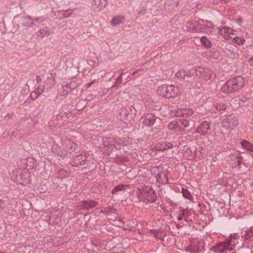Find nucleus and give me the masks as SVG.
Segmentation results:
<instances>
[{
	"label": "nucleus",
	"instance_id": "26",
	"mask_svg": "<svg viewBox=\"0 0 253 253\" xmlns=\"http://www.w3.org/2000/svg\"><path fill=\"white\" fill-rule=\"evenodd\" d=\"M183 129L181 119L175 120V131Z\"/></svg>",
	"mask_w": 253,
	"mask_h": 253
},
{
	"label": "nucleus",
	"instance_id": "52",
	"mask_svg": "<svg viewBox=\"0 0 253 253\" xmlns=\"http://www.w3.org/2000/svg\"><path fill=\"white\" fill-rule=\"evenodd\" d=\"M169 129L172 130L174 129V124H173V122H171L169 124L168 126Z\"/></svg>",
	"mask_w": 253,
	"mask_h": 253
},
{
	"label": "nucleus",
	"instance_id": "62",
	"mask_svg": "<svg viewBox=\"0 0 253 253\" xmlns=\"http://www.w3.org/2000/svg\"><path fill=\"white\" fill-rule=\"evenodd\" d=\"M65 188L66 189L67 188V185H66V184H65Z\"/></svg>",
	"mask_w": 253,
	"mask_h": 253
},
{
	"label": "nucleus",
	"instance_id": "50",
	"mask_svg": "<svg viewBox=\"0 0 253 253\" xmlns=\"http://www.w3.org/2000/svg\"><path fill=\"white\" fill-rule=\"evenodd\" d=\"M121 83L120 82H119L118 81H116L115 83L114 84V85L112 86V87L114 88H118V87L120 86V84Z\"/></svg>",
	"mask_w": 253,
	"mask_h": 253
},
{
	"label": "nucleus",
	"instance_id": "20",
	"mask_svg": "<svg viewBox=\"0 0 253 253\" xmlns=\"http://www.w3.org/2000/svg\"><path fill=\"white\" fill-rule=\"evenodd\" d=\"M241 144L244 148L247 149L248 151L253 152V144L247 140H243L241 142Z\"/></svg>",
	"mask_w": 253,
	"mask_h": 253
},
{
	"label": "nucleus",
	"instance_id": "28",
	"mask_svg": "<svg viewBox=\"0 0 253 253\" xmlns=\"http://www.w3.org/2000/svg\"><path fill=\"white\" fill-rule=\"evenodd\" d=\"M39 34L41 35L42 38H43L44 36H47L49 35L50 34V31L48 27H44L39 31Z\"/></svg>",
	"mask_w": 253,
	"mask_h": 253
},
{
	"label": "nucleus",
	"instance_id": "23",
	"mask_svg": "<svg viewBox=\"0 0 253 253\" xmlns=\"http://www.w3.org/2000/svg\"><path fill=\"white\" fill-rule=\"evenodd\" d=\"M124 21V17L119 16L113 18L111 21L112 25L116 26L122 23Z\"/></svg>",
	"mask_w": 253,
	"mask_h": 253
},
{
	"label": "nucleus",
	"instance_id": "41",
	"mask_svg": "<svg viewBox=\"0 0 253 253\" xmlns=\"http://www.w3.org/2000/svg\"><path fill=\"white\" fill-rule=\"evenodd\" d=\"M107 139H108V142L111 143V145L114 143L120 144L119 140L118 139H116L113 137H109L107 138Z\"/></svg>",
	"mask_w": 253,
	"mask_h": 253
},
{
	"label": "nucleus",
	"instance_id": "12",
	"mask_svg": "<svg viewBox=\"0 0 253 253\" xmlns=\"http://www.w3.org/2000/svg\"><path fill=\"white\" fill-rule=\"evenodd\" d=\"M210 128V123L207 121H204L202 122L200 126L197 128V131L198 133H201L203 135H205L208 133V131Z\"/></svg>",
	"mask_w": 253,
	"mask_h": 253
},
{
	"label": "nucleus",
	"instance_id": "3",
	"mask_svg": "<svg viewBox=\"0 0 253 253\" xmlns=\"http://www.w3.org/2000/svg\"><path fill=\"white\" fill-rule=\"evenodd\" d=\"M232 239L226 240L224 243H220L211 248V251L216 253H226L228 251L233 250Z\"/></svg>",
	"mask_w": 253,
	"mask_h": 253
},
{
	"label": "nucleus",
	"instance_id": "29",
	"mask_svg": "<svg viewBox=\"0 0 253 253\" xmlns=\"http://www.w3.org/2000/svg\"><path fill=\"white\" fill-rule=\"evenodd\" d=\"M185 142H183V144H181L180 145L178 146V153H185V154H187V150H188V147L186 145L184 144Z\"/></svg>",
	"mask_w": 253,
	"mask_h": 253
},
{
	"label": "nucleus",
	"instance_id": "2",
	"mask_svg": "<svg viewBox=\"0 0 253 253\" xmlns=\"http://www.w3.org/2000/svg\"><path fill=\"white\" fill-rule=\"evenodd\" d=\"M137 197L139 201L145 203H154L157 199L155 192L150 186H146L136 192Z\"/></svg>",
	"mask_w": 253,
	"mask_h": 253
},
{
	"label": "nucleus",
	"instance_id": "54",
	"mask_svg": "<svg viewBox=\"0 0 253 253\" xmlns=\"http://www.w3.org/2000/svg\"><path fill=\"white\" fill-rule=\"evenodd\" d=\"M237 20L239 25H240L241 23L243 22V20L241 18H237Z\"/></svg>",
	"mask_w": 253,
	"mask_h": 253
},
{
	"label": "nucleus",
	"instance_id": "61",
	"mask_svg": "<svg viewBox=\"0 0 253 253\" xmlns=\"http://www.w3.org/2000/svg\"><path fill=\"white\" fill-rule=\"evenodd\" d=\"M241 100H242V101H245V100H244V98H242V99H241Z\"/></svg>",
	"mask_w": 253,
	"mask_h": 253
},
{
	"label": "nucleus",
	"instance_id": "17",
	"mask_svg": "<svg viewBox=\"0 0 253 253\" xmlns=\"http://www.w3.org/2000/svg\"><path fill=\"white\" fill-rule=\"evenodd\" d=\"M242 237L245 238V239L248 241H253V227H251L250 229L245 231V233H242Z\"/></svg>",
	"mask_w": 253,
	"mask_h": 253
},
{
	"label": "nucleus",
	"instance_id": "6",
	"mask_svg": "<svg viewBox=\"0 0 253 253\" xmlns=\"http://www.w3.org/2000/svg\"><path fill=\"white\" fill-rule=\"evenodd\" d=\"M87 160V156L84 153V154L81 153V154L76 155V157L73 159L70 163L73 167H77L80 165L84 166Z\"/></svg>",
	"mask_w": 253,
	"mask_h": 253
},
{
	"label": "nucleus",
	"instance_id": "43",
	"mask_svg": "<svg viewBox=\"0 0 253 253\" xmlns=\"http://www.w3.org/2000/svg\"><path fill=\"white\" fill-rule=\"evenodd\" d=\"M204 26L208 27L210 31L213 29V25L211 22L210 21H206L205 24H204Z\"/></svg>",
	"mask_w": 253,
	"mask_h": 253
},
{
	"label": "nucleus",
	"instance_id": "9",
	"mask_svg": "<svg viewBox=\"0 0 253 253\" xmlns=\"http://www.w3.org/2000/svg\"><path fill=\"white\" fill-rule=\"evenodd\" d=\"M157 117H156L152 114H147L142 118L143 124L148 126H151L154 125L155 121H156Z\"/></svg>",
	"mask_w": 253,
	"mask_h": 253
},
{
	"label": "nucleus",
	"instance_id": "34",
	"mask_svg": "<svg viewBox=\"0 0 253 253\" xmlns=\"http://www.w3.org/2000/svg\"><path fill=\"white\" fill-rule=\"evenodd\" d=\"M185 76V72L183 70H179L176 74H175V77L179 79H184Z\"/></svg>",
	"mask_w": 253,
	"mask_h": 253
},
{
	"label": "nucleus",
	"instance_id": "49",
	"mask_svg": "<svg viewBox=\"0 0 253 253\" xmlns=\"http://www.w3.org/2000/svg\"><path fill=\"white\" fill-rule=\"evenodd\" d=\"M109 211H110L111 212H114L115 213L116 211V210L115 209H112L111 208H107L105 210V211L106 212H108Z\"/></svg>",
	"mask_w": 253,
	"mask_h": 253
},
{
	"label": "nucleus",
	"instance_id": "4",
	"mask_svg": "<svg viewBox=\"0 0 253 253\" xmlns=\"http://www.w3.org/2000/svg\"><path fill=\"white\" fill-rule=\"evenodd\" d=\"M136 114V110L133 107H123L120 110V115L122 121H130L133 119V117Z\"/></svg>",
	"mask_w": 253,
	"mask_h": 253
},
{
	"label": "nucleus",
	"instance_id": "19",
	"mask_svg": "<svg viewBox=\"0 0 253 253\" xmlns=\"http://www.w3.org/2000/svg\"><path fill=\"white\" fill-rule=\"evenodd\" d=\"M179 187H177L176 189L175 187V191H176L177 189L179 191L180 188H181L182 190L181 193H182L183 196L187 199H189L190 200H192L193 197L191 195L190 192L189 191H188L187 189H184L180 185H179Z\"/></svg>",
	"mask_w": 253,
	"mask_h": 253
},
{
	"label": "nucleus",
	"instance_id": "40",
	"mask_svg": "<svg viewBox=\"0 0 253 253\" xmlns=\"http://www.w3.org/2000/svg\"><path fill=\"white\" fill-rule=\"evenodd\" d=\"M7 204L6 201L0 200V211H2L4 210Z\"/></svg>",
	"mask_w": 253,
	"mask_h": 253
},
{
	"label": "nucleus",
	"instance_id": "44",
	"mask_svg": "<svg viewBox=\"0 0 253 253\" xmlns=\"http://www.w3.org/2000/svg\"><path fill=\"white\" fill-rule=\"evenodd\" d=\"M72 14V12L70 10H67L63 13L64 18L69 17Z\"/></svg>",
	"mask_w": 253,
	"mask_h": 253
},
{
	"label": "nucleus",
	"instance_id": "60",
	"mask_svg": "<svg viewBox=\"0 0 253 253\" xmlns=\"http://www.w3.org/2000/svg\"><path fill=\"white\" fill-rule=\"evenodd\" d=\"M228 34H233V32L230 31V33H228Z\"/></svg>",
	"mask_w": 253,
	"mask_h": 253
},
{
	"label": "nucleus",
	"instance_id": "48",
	"mask_svg": "<svg viewBox=\"0 0 253 253\" xmlns=\"http://www.w3.org/2000/svg\"><path fill=\"white\" fill-rule=\"evenodd\" d=\"M96 80H94L93 81H92L91 82L87 83L86 84V86L87 88L90 87L92 84H93L95 83H96Z\"/></svg>",
	"mask_w": 253,
	"mask_h": 253
},
{
	"label": "nucleus",
	"instance_id": "27",
	"mask_svg": "<svg viewBox=\"0 0 253 253\" xmlns=\"http://www.w3.org/2000/svg\"><path fill=\"white\" fill-rule=\"evenodd\" d=\"M214 106L215 107L217 111H221L225 110L227 108V105L224 103H216L214 104Z\"/></svg>",
	"mask_w": 253,
	"mask_h": 253
},
{
	"label": "nucleus",
	"instance_id": "30",
	"mask_svg": "<svg viewBox=\"0 0 253 253\" xmlns=\"http://www.w3.org/2000/svg\"><path fill=\"white\" fill-rule=\"evenodd\" d=\"M128 185H119L114 187L112 192L113 194H115L118 191H122L125 189V188L127 187Z\"/></svg>",
	"mask_w": 253,
	"mask_h": 253
},
{
	"label": "nucleus",
	"instance_id": "46",
	"mask_svg": "<svg viewBox=\"0 0 253 253\" xmlns=\"http://www.w3.org/2000/svg\"><path fill=\"white\" fill-rule=\"evenodd\" d=\"M95 95L93 94H90L89 95H87L85 98V101H90L92 100L94 98H95Z\"/></svg>",
	"mask_w": 253,
	"mask_h": 253
},
{
	"label": "nucleus",
	"instance_id": "1",
	"mask_svg": "<svg viewBox=\"0 0 253 253\" xmlns=\"http://www.w3.org/2000/svg\"><path fill=\"white\" fill-rule=\"evenodd\" d=\"M244 79L241 76H237L228 80L221 87L223 93H232L240 90L245 85Z\"/></svg>",
	"mask_w": 253,
	"mask_h": 253
},
{
	"label": "nucleus",
	"instance_id": "37",
	"mask_svg": "<svg viewBox=\"0 0 253 253\" xmlns=\"http://www.w3.org/2000/svg\"><path fill=\"white\" fill-rule=\"evenodd\" d=\"M37 92L40 94L42 92H47L48 90H46L44 85H39L37 88Z\"/></svg>",
	"mask_w": 253,
	"mask_h": 253
},
{
	"label": "nucleus",
	"instance_id": "11",
	"mask_svg": "<svg viewBox=\"0 0 253 253\" xmlns=\"http://www.w3.org/2000/svg\"><path fill=\"white\" fill-rule=\"evenodd\" d=\"M193 112L191 109H179L175 111V117L183 116L187 118L191 116Z\"/></svg>",
	"mask_w": 253,
	"mask_h": 253
},
{
	"label": "nucleus",
	"instance_id": "32",
	"mask_svg": "<svg viewBox=\"0 0 253 253\" xmlns=\"http://www.w3.org/2000/svg\"><path fill=\"white\" fill-rule=\"evenodd\" d=\"M67 145L69 146V148L72 150L73 151H75L78 149V145L76 143L68 140L67 141Z\"/></svg>",
	"mask_w": 253,
	"mask_h": 253
},
{
	"label": "nucleus",
	"instance_id": "13",
	"mask_svg": "<svg viewBox=\"0 0 253 253\" xmlns=\"http://www.w3.org/2000/svg\"><path fill=\"white\" fill-rule=\"evenodd\" d=\"M81 83L82 80L79 78L73 79L69 83L65 82V83L67 84L68 87H69V89L71 90V91H73L78 86H79L81 85Z\"/></svg>",
	"mask_w": 253,
	"mask_h": 253
},
{
	"label": "nucleus",
	"instance_id": "21",
	"mask_svg": "<svg viewBox=\"0 0 253 253\" xmlns=\"http://www.w3.org/2000/svg\"><path fill=\"white\" fill-rule=\"evenodd\" d=\"M156 177L158 181L163 184L169 182L168 176L164 173L159 174Z\"/></svg>",
	"mask_w": 253,
	"mask_h": 253
},
{
	"label": "nucleus",
	"instance_id": "24",
	"mask_svg": "<svg viewBox=\"0 0 253 253\" xmlns=\"http://www.w3.org/2000/svg\"><path fill=\"white\" fill-rule=\"evenodd\" d=\"M200 41L202 43V45L206 47L210 48L211 47L212 44L211 42L206 37H202Z\"/></svg>",
	"mask_w": 253,
	"mask_h": 253
},
{
	"label": "nucleus",
	"instance_id": "35",
	"mask_svg": "<svg viewBox=\"0 0 253 253\" xmlns=\"http://www.w3.org/2000/svg\"><path fill=\"white\" fill-rule=\"evenodd\" d=\"M165 233L164 232H161L159 231H155L154 232V236L158 239L163 240L164 236Z\"/></svg>",
	"mask_w": 253,
	"mask_h": 253
},
{
	"label": "nucleus",
	"instance_id": "15",
	"mask_svg": "<svg viewBox=\"0 0 253 253\" xmlns=\"http://www.w3.org/2000/svg\"><path fill=\"white\" fill-rule=\"evenodd\" d=\"M107 0H94L93 5L99 11L103 9L107 4Z\"/></svg>",
	"mask_w": 253,
	"mask_h": 253
},
{
	"label": "nucleus",
	"instance_id": "59",
	"mask_svg": "<svg viewBox=\"0 0 253 253\" xmlns=\"http://www.w3.org/2000/svg\"><path fill=\"white\" fill-rule=\"evenodd\" d=\"M139 71H140V70L139 69H138V70H136V71H134V72L132 73V76H135V75H136V74H137V73Z\"/></svg>",
	"mask_w": 253,
	"mask_h": 253
},
{
	"label": "nucleus",
	"instance_id": "22",
	"mask_svg": "<svg viewBox=\"0 0 253 253\" xmlns=\"http://www.w3.org/2000/svg\"><path fill=\"white\" fill-rule=\"evenodd\" d=\"M71 90L68 87L67 84L64 82L62 84V91L60 92V94L64 97L67 96L68 94L70 93Z\"/></svg>",
	"mask_w": 253,
	"mask_h": 253
},
{
	"label": "nucleus",
	"instance_id": "39",
	"mask_svg": "<svg viewBox=\"0 0 253 253\" xmlns=\"http://www.w3.org/2000/svg\"><path fill=\"white\" fill-rule=\"evenodd\" d=\"M40 95V94L37 91H34L31 92L30 94V97L32 100H35Z\"/></svg>",
	"mask_w": 253,
	"mask_h": 253
},
{
	"label": "nucleus",
	"instance_id": "31",
	"mask_svg": "<svg viewBox=\"0 0 253 253\" xmlns=\"http://www.w3.org/2000/svg\"><path fill=\"white\" fill-rule=\"evenodd\" d=\"M196 24V20H191L188 22L186 25V30L189 32L192 31L193 30V25Z\"/></svg>",
	"mask_w": 253,
	"mask_h": 253
},
{
	"label": "nucleus",
	"instance_id": "5",
	"mask_svg": "<svg viewBox=\"0 0 253 253\" xmlns=\"http://www.w3.org/2000/svg\"><path fill=\"white\" fill-rule=\"evenodd\" d=\"M158 91L160 92L161 94L168 98H172L173 99V94H174V85L171 84L168 85L164 84L161 87H159Z\"/></svg>",
	"mask_w": 253,
	"mask_h": 253
},
{
	"label": "nucleus",
	"instance_id": "55",
	"mask_svg": "<svg viewBox=\"0 0 253 253\" xmlns=\"http://www.w3.org/2000/svg\"><path fill=\"white\" fill-rule=\"evenodd\" d=\"M186 76H187V77L188 78H190V77H192L194 76V74L192 73H189L187 74H186Z\"/></svg>",
	"mask_w": 253,
	"mask_h": 253
},
{
	"label": "nucleus",
	"instance_id": "33",
	"mask_svg": "<svg viewBox=\"0 0 253 253\" xmlns=\"http://www.w3.org/2000/svg\"><path fill=\"white\" fill-rule=\"evenodd\" d=\"M233 41L234 42H235L239 45H242L245 42V40L243 38H242V37H235L233 39Z\"/></svg>",
	"mask_w": 253,
	"mask_h": 253
},
{
	"label": "nucleus",
	"instance_id": "36",
	"mask_svg": "<svg viewBox=\"0 0 253 253\" xmlns=\"http://www.w3.org/2000/svg\"><path fill=\"white\" fill-rule=\"evenodd\" d=\"M193 154H194V156H196L197 155L196 149L195 147L189 148L188 147V150H187V154L193 156Z\"/></svg>",
	"mask_w": 253,
	"mask_h": 253
},
{
	"label": "nucleus",
	"instance_id": "53",
	"mask_svg": "<svg viewBox=\"0 0 253 253\" xmlns=\"http://www.w3.org/2000/svg\"><path fill=\"white\" fill-rule=\"evenodd\" d=\"M55 147H57L58 148V150H57V154H59V153L61 151V148L59 147H58L57 146H56V145H52V150L54 149V148Z\"/></svg>",
	"mask_w": 253,
	"mask_h": 253
},
{
	"label": "nucleus",
	"instance_id": "18",
	"mask_svg": "<svg viewBox=\"0 0 253 253\" xmlns=\"http://www.w3.org/2000/svg\"><path fill=\"white\" fill-rule=\"evenodd\" d=\"M69 172L64 169H59L56 173V177L61 180L69 176Z\"/></svg>",
	"mask_w": 253,
	"mask_h": 253
},
{
	"label": "nucleus",
	"instance_id": "45",
	"mask_svg": "<svg viewBox=\"0 0 253 253\" xmlns=\"http://www.w3.org/2000/svg\"><path fill=\"white\" fill-rule=\"evenodd\" d=\"M181 121L182 122L183 129H184L185 127H186L189 126V122L187 120L181 119Z\"/></svg>",
	"mask_w": 253,
	"mask_h": 253
},
{
	"label": "nucleus",
	"instance_id": "14",
	"mask_svg": "<svg viewBox=\"0 0 253 253\" xmlns=\"http://www.w3.org/2000/svg\"><path fill=\"white\" fill-rule=\"evenodd\" d=\"M172 146L173 145L171 143L167 142L166 141H163L161 143L160 142L157 144L156 146V147L157 150L162 151L169 148H172Z\"/></svg>",
	"mask_w": 253,
	"mask_h": 253
},
{
	"label": "nucleus",
	"instance_id": "57",
	"mask_svg": "<svg viewBox=\"0 0 253 253\" xmlns=\"http://www.w3.org/2000/svg\"><path fill=\"white\" fill-rule=\"evenodd\" d=\"M249 63L250 64V65L252 66H253V58H251L250 59H249Z\"/></svg>",
	"mask_w": 253,
	"mask_h": 253
},
{
	"label": "nucleus",
	"instance_id": "8",
	"mask_svg": "<svg viewBox=\"0 0 253 253\" xmlns=\"http://www.w3.org/2000/svg\"><path fill=\"white\" fill-rule=\"evenodd\" d=\"M40 18H32L30 16L22 17L19 20V23L23 26H31L36 25V22L40 20Z\"/></svg>",
	"mask_w": 253,
	"mask_h": 253
},
{
	"label": "nucleus",
	"instance_id": "42",
	"mask_svg": "<svg viewBox=\"0 0 253 253\" xmlns=\"http://www.w3.org/2000/svg\"><path fill=\"white\" fill-rule=\"evenodd\" d=\"M230 31L233 32L234 31L233 29L228 28V27L223 28L221 30V32L226 33V34H228V33H230Z\"/></svg>",
	"mask_w": 253,
	"mask_h": 253
},
{
	"label": "nucleus",
	"instance_id": "58",
	"mask_svg": "<svg viewBox=\"0 0 253 253\" xmlns=\"http://www.w3.org/2000/svg\"><path fill=\"white\" fill-rule=\"evenodd\" d=\"M36 80L38 82H41L42 81V79L41 77L39 76H37L36 77Z\"/></svg>",
	"mask_w": 253,
	"mask_h": 253
},
{
	"label": "nucleus",
	"instance_id": "16",
	"mask_svg": "<svg viewBox=\"0 0 253 253\" xmlns=\"http://www.w3.org/2000/svg\"><path fill=\"white\" fill-rule=\"evenodd\" d=\"M54 85V79L52 77V75L50 77H48L47 79L44 82V86L46 90L48 91L49 89L51 88Z\"/></svg>",
	"mask_w": 253,
	"mask_h": 253
},
{
	"label": "nucleus",
	"instance_id": "56",
	"mask_svg": "<svg viewBox=\"0 0 253 253\" xmlns=\"http://www.w3.org/2000/svg\"><path fill=\"white\" fill-rule=\"evenodd\" d=\"M176 88H177V89H178V91L177 93H178V94H181V93H182V91H183V90H182V88H179V87H178V86H176Z\"/></svg>",
	"mask_w": 253,
	"mask_h": 253
},
{
	"label": "nucleus",
	"instance_id": "25",
	"mask_svg": "<svg viewBox=\"0 0 253 253\" xmlns=\"http://www.w3.org/2000/svg\"><path fill=\"white\" fill-rule=\"evenodd\" d=\"M203 27L202 24L198 23V21H196V24L193 25V30L192 32L194 33H199L203 31Z\"/></svg>",
	"mask_w": 253,
	"mask_h": 253
},
{
	"label": "nucleus",
	"instance_id": "51",
	"mask_svg": "<svg viewBox=\"0 0 253 253\" xmlns=\"http://www.w3.org/2000/svg\"><path fill=\"white\" fill-rule=\"evenodd\" d=\"M123 74H124V73H121V74L119 76V77L117 78V81H118L119 82H120L121 83H122V75Z\"/></svg>",
	"mask_w": 253,
	"mask_h": 253
},
{
	"label": "nucleus",
	"instance_id": "38",
	"mask_svg": "<svg viewBox=\"0 0 253 253\" xmlns=\"http://www.w3.org/2000/svg\"><path fill=\"white\" fill-rule=\"evenodd\" d=\"M179 215L177 216V219L180 220L184 217L185 214L187 213V211L185 210H180Z\"/></svg>",
	"mask_w": 253,
	"mask_h": 253
},
{
	"label": "nucleus",
	"instance_id": "63",
	"mask_svg": "<svg viewBox=\"0 0 253 253\" xmlns=\"http://www.w3.org/2000/svg\"><path fill=\"white\" fill-rule=\"evenodd\" d=\"M0 253H4V252H0Z\"/></svg>",
	"mask_w": 253,
	"mask_h": 253
},
{
	"label": "nucleus",
	"instance_id": "10",
	"mask_svg": "<svg viewBox=\"0 0 253 253\" xmlns=\"http://www.w3.org/2000/svg\"><path fill=\"white\" fill-rule=\"evenodd\" d=\"M98 205V202L93 200H84L82 202L81 206L83 209L89 210Z\"/></svg>",
	"mask_w": 253,
	"mask_h": 253
},
{
	"label": "nucleus",
	"instance_id": "7",
	"mask_svg": "<svg viewBox=\"0 0 253 253\" xmlns=\"http://www.w3.org/2000/svg\"><path fill=\"white\" fill-rule=\"evenodd\" d=\"M224 126L229 129H234L239 124V121L234 116L230 115L223 120Z\"/></svg>",
	"mask_w": 253,
	"mask_h": 253
},
{
	"label": "nucleus",
	"instance_id": "47",
	"mask_svg": "<svg viewBox=\"0 0 253 253\" xmlns=\"http://www.w3.org/2000/svg\"><path fill=\"white\" fill-rule=\"evenodd\" d=\"M242 157L241 156H237V166L239 167L241 163H242Z\"/></svg>",
	"mask_w": 253,
	"mask_h": 253
}]
</instances>
